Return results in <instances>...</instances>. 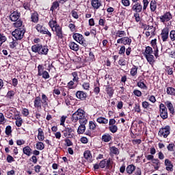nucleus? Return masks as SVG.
<instances>
[{"label":"nucleus","mask_w":175,"mask_h":175,"mask_svg":"<svg viewBox=\"0 0 175 175\" xmlns=\"http://www.w3.org/2000/svg\"><path fill=\"white\" fill-rule=\"evenodd\" d=\"M49 27L51 29L52 32L56 36L55 40L57 42H62L64 40V31H62V27L57 22V18H52L49 23Z\"/></svg>","instance_id":"f257e3e1"},{"label":"nucleus","mask_w":175,"mask_h":175,"mask_svg":"<svg viewBox=\"0 0 175 175\" xmlns=\"http://www.w3.org/2000/svg\"><path fill=\"white\" fill-rule=\"evenodd\" d=\"M71 121L72 122H85V121H88L87 119V113L85 111L81 108H79L74 113H72L71 117Z\"/></svg>","instance_id":"f03ea898"},{"label":"nucleus","mask_w":175,"mask_h":175,"mask_svg":"<svg viewBox=\"0 0 175 175\" xmlns=\"http://www.w3.org/2000/svg\"><path fill=\"white\" fill-rule=\"evenodd\" d=\"M36 96L34 98L33 104L35 109H37V110L42 109V107H46L49 106V97L44 94H42V96Z\"/></svg>","instance_id":"7ed1b4c3"},{"label":"nucleus","mask_w":175,"mask_h":175,"mask_svg":"<svg viewBox=\"0 0 175 175\" xmlns=\"http://www.w3.org/2000/svg\"><path fill=\"white\" fill-rule=\"evenodd\" d=\"M93 167L94 170H98L99 167L100 169H105V167L107 170H111L113 168V161L110 158L108 159H104L99 163L94 164Z\"/></svg>","instance_id":"20e7f679"},{"label":"nucleus","mask_w":175,"mask_h":175,"mask_svg":"<svg viewBox=\"0 0 175 175\" xmlns=\"http://www.w3.org/2000/svg\"><path fill=\"white\" fill-rule=\"evenodd\" d=\"M31 51L38 53L39 55H47L49 54V46L42 44H36L31 46Z\"/></svg>","instance_id":"39448f33"},{"label":"nucleus","mask_w":175,"mask_h":175,"mask_svg":"<svg viewBox=\"0 0 175 175\" xmlns=\"http://www.w3.org/2000/svg\"><path fill=\"white\" fill-rule=\"evenodd\" d=\"M20 17H21V13L18 12V10L13 11L10 15V20L12 22H16L14 23V26L16 28H19L23 25V21L20 20Z\"/></svg>","instance_id":"423d86ee"},{"label":"nucleus","mask_w":175,"mask_h":175,"mask_svg":"<svg viewBox=\"0 0 175 175\" xmlns=\"http://www.w3.org/2000/svg\"><path fill=\"white\" fill-rule=\"evenodd\" d=\"M154 51L152 50V48L151 46H148L146 47L144 55L145 58H146V61H148L150 65H152V64L155 62V60H154V56L152 55Z\"/></svg>","instance_id":"0eeeda50"},{"label":"nucleus","mask_w":175,"mask_h":175,"mask_svg":"<svg viewBox=\"0 0 175 175\" xmlns=\"http://www.w3.org/2000/svg\"><path fill=\"white\" fill-rule=\"evenodd\" d=\"M72 38L74 40L77 42V43H79V44H81L83 47H87V46H88V42H87V40H85L83 34L74 33L72 34Z\"/></svg>","instance_id":"6e6552de"},{"label":"nucleus","mask_w":175,"mask_h":175,"mask_svg":"<svg viewBox=\"0 0 175 175\" xmlns=\"http://www.w3.org/2000/svg\"><path fill=\"white\" fill-rule=\"evenodd\" d=\"M38 76H42V79L45 80L50 79V74L46 70H44V66L43 64H39L38 66Z\"/></svg>","instance_id":"1a4fd4ad"},{"label":"nucleus","mask_w":175,"mask_h":175,"mask_svg":"<svg viewBox=\"0 0 175 175\" xmlns=\"http://www.w3.org/2000/svg\"><path fill=\"white\" fill-rule=\"evenodd\" d=\"M24 33H25V30L23 28H18L12 31V35L16 40H21L24 38Z\"/></svg>","instance_id":"9d476101"},{"label":"nucleus","mask_w":175,"mask_h":175,"mask_svg":"<svg viewBox=\"0 0 175 175\" xmlns=\"http://www.w3.org/2000/svg\"><path fill=\"white\" fill-rule=\"evenodd\" d=\"M158 135L160 137H164V139H166V137L170 135V126L167 125L165 127L161 128L159 131Z\"/></svg>","instance_id":"9b49d317"},{"label":"nucleus","mask_w":175,"mask_h":175,"mask_svg":"<svg viewBox=\"0 0 175 175\" xmlns=\"http://www.w3.org/2000/svg\"><path fill=\"white\" fill-rule=\"evenodd\" d=\"M75 129L69 126V127H65L64 129L62 131V133L63 134V136L64 137H66V139H72L74 136Z\"/></svg>","instance_id":"f8f14e48"},{"label":"nucleus","mask_w":175,"mask_h":175,"mask_svg":"<svg viewBox=\"0 0 175 175\" xmlns=\"http://www.w3.org/2000/svg\"><path fill=\"white\" fill-rule=\"evenodd\" d=\"M160 117L162 120H167L168 117L167 108L165 106V104L161 103L159 106Z\"/></svg>","instance_id":"ddd939ff"},{"label":"nucleus","mask_w":175,"mask_h":175,"mask_svg":"<svg viewBox=\"0 0 175 175\" xmlns=\"http://www.w3.org/2000/svg\"><path fill=\"white\" fill-rule=\"evenodd\" d=\"M137 80L138 81L137 83V85L139 87V88H141V90H148V87L146 84L147 81H146V79H144V77L139 76L137 78Z\"/></svg>","instance_id":"4468645a"},{"label":"nucleus","mask_w":175,"mask_h":175,"mask_svg":"<svg viewBox=\"0 0 175 175\" xmlns=\"http://www.w3.org/2000/svg\"><path fill=\"white\" fill-rule=\"evenodd\" d=\"M172 18H173V15H172L170 12H167L161 16H159V19L161 23H167L168 21H171Z\"/></svg>","instance_id":"2eb2a0df"},{"label":"nucleus","mask_w":175,"mask_h":175,"mask_svg":"<svg viewBox=\"0 0 175 175\" xmlns=\"http://www.w3.org/2000/svg\"><path fill=\"white\" fill-rule=\"evenodd\" d=\"M117 43H121L122 44H124V46H131V43H132V39L129 38V37H122L118 39Z\"/></svg>","instance_id":"dca6fc26"},{"label":"nucleus","mask_w":175,"mask_h":175,"mask_svg":"<svg viewBox=\"0 0 175 175\" xmlns=\"http://www.w3.org/2000/svg\"><path fill=\"white\" fill-rule=\"evenodd\" d=\"M161 36L163 42H167V39H169V29L167 27H164L161 30Z\"/></svg>","instance_id":"f3484780"},{"label":"nucleus","mask_w":175,"mask_h":175,"mask_svg":"<svg viewBox=\"0 0 175 175\" xmlns=\"http://www.w3.org/2000/svg\"><path fill=\"white\" fill-rule=\"evenodd\" d=\"M131 10L137 14L141 13L142 10H143V5H142V3H135L132 6Z\"/></svg>","instance_id":"a211bd4d"},{"label":"nucleus","mask_w":175,"mask_h":175,"mask_svg":"<svg viewBox=\"0 0 175 175\" xmlns=\"http://www.w3.org/2000/svg\"><path fill=\"white\" fill-rule=\"evenodd\" d=\"M80 125L78 127L77 129V133L78 135H83L84 132H85V125L88 124V120L85 121L83 123V122H79Z\"/></svg>","instance_id":"6ab92c4d"},{"label":"nucleus","mask_w":175,"mask_h":175,"mask_svg":"<svg viewBox=\"0 0 175 175\" xmlns=\"http://www.w3.org/2000/svg\"><path fill=\"white\" fill-rule=\"evenodd\" d=\"M30 21L34 24H38V23H39V13L36 11H33L31 13Z\"/></svg>","instance_id":"aec40b11"},{"label":"nucleus","mask_w":175,"mask_h":175,"mask_svg":"<svg viewBox=\"0 0 175 175\" xmlns=\"http://www.w3.org/2000/svg\"><path fill=\"white\" fill-rule=\"evenodd\" d=\"M164 165L165 166V170L167 172H173L174 165L173 163H172V161H170L169 159H166L164 162Z\"/></svg>","instance_id":"412c9836"},{"label":"nucleus","mask_w":175,"mask_h":175,"mask_svg":"<svg viewBox=\"0 0 175 175\" xmlns=\"http://www.w3.org/2000/svg\"><path fill=\"white\" fill-rule=\"evenodd\" d=\"M76 98L79 99L80 100H85L87 99V93L84 92L83 91H77L75 93Z\"/></svg>","instance_id":"4be33fe9"},{"label":"nucleus","mask_w":175,"mask_h":175,"mask_svg":"<svg viewBox=\"0 0 175 175\" xmlns=\"http://www.w3.org/2000/svg\"><path fill=\"white\" fill-rule=\"evenodd\" d=\"M165 106L167 107L171 116H174V107L173 106V103H172V101L167 100L165 102Z\"/></svg>","instance_id":"5701e85b"},{"label":"nucleus","mask_w":175,"mask_h":175,"mask_svg":"<svg viewBox=\"0 0 175 175\" xmlns=\"http://www.w3.org/2000/svg\"><path fill=\"white\" fill-rule=\"evenodd\" d=\"M91 5L94 10H98L102 6L100 0H91Z\"/></svg>","instance_id":"b1692460"},{"label":"nucleus","mask_w":175,"mask_h":175,"mask_svg":"<svg viewBox=\"0 0 175 175\" xmlns=\"http://www.w3.org/2000/svg\"><path fill=\"white\" fill-rule=\"evenodd\" d=\"M68 46L70 50H72V51H79V50H80V46L79 44L73 41H70L69 42Z\"/></svg>","instance_id":"393cba45"},{"label":"nucleus","mask_w":175,"mask_h":175,"mask_svg":"<svg viewBox=\"0 0 175 175\" xmlns=\"http://www.w3.org/2000/svg\"><path fill=\"white\" fill-rule=\"evenodd\" d=\"M83 157L88 162H92V154L90 150H85L83 152Z\"/></svg>","instance_id":"a878e982"},{"label":"nucleus","mask_w":175,"mask_h":175,"mask_svg":"<svg viewBox=\"0 0 175 175\" xmlns=\"http://www.w3.org/2000/svg\"><path fill=\"white\" fill-rule=\"evenodd\" d=\"M94 92L95 95H99V92H100V83H99V80H97L94 83Z\"/></svg>","instance_id":"bb28decb"},{"label":"nucleus","mask_w":175,"mask_h":175,"mask_svg":"<svg viewBox=\"0 0 175 175\" xmlns=\"http://www.w3.org/2000/svg\"><path fill=\"white\" fill-rule=\"evenodd\" d=\"M136 169L137 168H136V166H135V165L131 164L126 167V172L127 174H129V175L133 174V172H135Z\"/></svg>","instance_id":"cd10ccee"},{"label":"nucleus","mask_w":175,"mask_h":175,"mask_svg":"<svg viewBox=\"0 0 175 175\" xmlns=\"http://www.w3.org/2000/svg\"><path fill=\"white\" fill-rule=\"evenodd\" d=\"M23 152L27 157H31L32 155V148L29 146H27L23 148Z\"/></svg>","instance_id":"c85d7f7f"},{"label":"nucleus","mask_w":175,"mask_h":175,"mask_svg":"<svg viewBox=\"0 0 175 175\" xmlns=\"http://www.w3.org/2000/svg\"><path fill=\"white\" fill-rule=\"evenodd\" d=\"M105 91L107 95H109V98H113V95H114V89L113 87L110 85L105 86Z\"/></svg>","instance_id":"c756f323"},{"label":"nucleus","mask_w":175,"mask_h":175,"mask_svg":"<svg viewBox=\"0 0 175 175\" xmlns=\"http://www.w3.org/2000/svg\"><path fill=\"white\" fill-rule=\"evenodd\" d=\"M38 139L39 142H43V140H44V132H43V129H42V128H39L38 129Z\"/></svg>","instance_id":"7c9ffc66"},{"label":"nucleus","mask_w":175,"mask_h":175,"mask_svg":"<svg viewBox=\"0 0 175 175\" xmlns=\"http://www.w3.org/2000/svg\"><path fill=\"white\" fill-rule=\"evenodd\" d=\"M112 139L111 135L109 133H105L102 135L101 140L102 142H104L105 143H109Z\"/></svg>","instance_id":"2f4dec72"},{"label":"nucleus","mask_w":175,"mask_h":175,"mask_svg":"<svg viewBox=\"0 0 175 175\" xmlns=\"http://www.w3.org/2000/svg\"><path fill=\"white\" fill-rule=\"evenodd\" d=\"M66 87L68 90H75V88L77 87V83L75 82V81L71 80L67 83Z\"/></svg>","instance_id":"473e14b6"},{"label":"nucleus","mask_w":175,"mask_h":175,"mask_svg":"<svg viewBox=\"0 0 175 175\" xmlns=\"http://www.w3.org/2000/svg\"><path fill=\"white\" fill-rule=\"evenodd\" d=\"M152 163L154 165V169L155 170H159V168L161 167V161L158 159H154L153 161H152Z\"/></svg>","instance_id":"72a5a7b5"},{"label":"nucleus","mask_w":175,"mask_h":175,"mask_svg":"<svg viewBox=\"0 0 175 175\" xmlns=\"http://www.w3.org/2000/svg\"><path fill=\"white\" fill-rule=\"evenodd\" d=\"M150 12H154L157 11V1L152 0L150 3Z\"/></svg>","instance_id":"f704fd0d"},{"label":"nucleus","mask_w":175,"mask_h":175,"mask_svg":"<svg viewBox=\"0 0 175 175\" xmlns=\"http://www.w3.org/2000/svg\"><path fill=\"white\" fill-rule=\"evenodd\" d=\"M139 69V67L133 65V67L131 68L130 70V75L131 76H132L133 77H135V76H136L137 75V70Z\"/></svg>","instance_id":"c9c22d12"},{"label":"nucleus","mask_w":175,"mask_h":175,"mask_svg":"<svg viewBox=\"0 0 175 175\" xmlns=\"http://www.w3.org/2000/svg\"><path fill=\"white\" fill-rule=\"evenodd\" d=\"M71 76H72V81L76 82L77 84L80 81V78H79V73L77 71L72 72L71 73Z\"/></svg>","instance_id":"e433bc0d"},{"label":"nucleus","mask_w":175,"mask_h":175,"mask_svg":"<svg viewBox=\"0 0 175 175\" xmlns=\"http://www.w3.org/2000/svg\"><path fill=\"white\" fill-rule=\"evenodd\" d=\"M167 95H170L171 96H175V88L173 87L167 88Z\"/></svg>","instance_id":"4c0bfd02"},{"label":"nucleus","mask_w":175,"mask_h":175,"mask_svg":"<svg viewBox=\"0 0 175 175\" xmlns=\"http://www.w3.org/2000/svg\"><path fill=\"white\" fill-rule=\"evenodd\" d=\"M58 8H59V2L57 1H55L52 3V5L50 8V11L54 12V10L58 9Z\"/></svg>","instance_id":"58836bf2"},{"label":"nucleus","mask_w":175,"mask_h":175,"mask_svg":"<svg viewBox=\"0 0 175 175\" xmlns=\"http://www.w3.org/2000/svg\"><path fill=\"white\" fill-rule=\"evenodd\" d=\"M96 121L98 122V124H108V122H109V120H107L105 118H103L102 116L98 117L97 118Z\"/></svg>","instance_id":"ea45409f"},{"label":"nucleus","mask_w":175,"mask_h":175,"mask_svg":"<svg viewBox=\"0 0 175 175\" xmlns=\"http://www.w3.org/2000/svg\"><path fill=\"white\" fill-rule=\"evenodd\" d=\"M36 147L37 150L42 151V150H44V144L42 142H38L36 144Z\"/></svg>","instance_id":"a19ab883"},{"label":"nucleus","mask_w":175,"mask_h":175,"mask_svg":"<svg viewBox=\"0 0 175 175\" xmlns=\"http://www.w3.org/2000/svg\"><path fill=\"white\" fill-rule=\"evenodd\" d=\"M18 40L15 38H12V42H10V49H15L18 45V42H17Z\"/></svg>","instance_id":"79ce46f5"},{"label":"nucleus","mask_w":175,"mask_h":175,"mask_svg":"<svg viewBox=\"0 0 175 175\" xmlns=\"http://www.w3.org/2000/svg\"><path fill=\"white\" fill-rule=\"evenodd\" d=\"M35 28L38 32H40V33H43V32H44V28L46 27H43V25L40 24H37Z\"/></svg>","instance_id":"37998d69"},{"label":"nucleus","mask_w":175,"mask_h":175,"mask_svg":"<svg viewBox=\"0 0 175 175\" xmlns=\"http://www.w3.org/2000/svg\"><path fill=\"white\" fill-rule=\"evenodd\" d=\"M14 95H16V92L14 90H9L5 96L8 99H12L14 97Z\"/></svg>","instance_id":"c03bdc74"},{"label":"nucleus","mask_w":175,"mask_h":175,"mask_svg":"<svg viewBox=\"0 0 175 175\" xmlns=\"http://www.w3.org/2000/svg\"><path fill=\"white\" fill-rule=\"evenodd\" d=\"M110 151L112 154H114V155L120 154V150H118V148H116V146L111 147Z\"/></svg>","instance_id":"a18cd8bd"},{"label":"nucleus","mask_w":175,"mask_h":175,"mask_svg":"<svg viewBox=\"0 0 175 175\" xmlns=\"http://www.w3.org/2000/svg\"><path fill=\"white\" fill-rule=\"evenodd\" d=\"M116 36H118V38H124V36H126V33L125 31L118 30L116 32Z\"/></svg>","instance_id":"49530a36"},{"label":"nucleus","mask_w":175,"mask_h":175,"mask_svg":"<svg viewBox=\"0 0 175 175\" xmlns=\"http://www.w3.org/2000/svg\"><path fill=\"white\" fill-rule=\"evenodd\" d=\"M133 110L135 113H142V108L140 107V104L135 103V107H133Z\"/></svg>","instance_id":"de8ad7c7"},{"label":"nucleus","mask_w":175,"mask_h":175,"mask_svg":"<svg viewBox=\"0 0 175 175\" xmlns=\"http://www.w3.org/2000/svg\"><path fill=\"white\" fill-rule=\"evenodd\" d=\"M109 130L110 131V132H111V133H116L117 131H118V127L117 126V125L109 126Z\"/></svg>","instance_id":"09e8293b"},{"label":"nucleus","mask_w":175,"mask_h":175,"mask_svg":"<svg viewBox=\"0 0 175 175\" xmlns=\"http://www.w3.org/2000/svg\"><path fill=\"white\" fill-rule=\"evenodd\" d=\"M5 133L7 136H10V135H12V126L8 125L6 126Z\"/></svg>","instance_id":"8fccbe9b"},{"label":"nucleus","mask_w":175,"mask_h":175,"mask_svg":"<svg viewBox=\"0 0 175 175\" xmlns=\"http://www.w3.org/2000/svg\"><path fill=\"white\" fill-rule=\"evenodd\" d=\"M142 106L143 107V109H144L145 110H148V108L150 106V103H148V101H143L142 103Z\"/></svg>","instance_id":"3c124183"},{"label":"nucleus","mask_w":175,"mask_h":175,"mask_svg":"<svg viewBox=\"0 0 175 175\" xmlns=\"http://www.w3.org/2000/svg\"><path fill=\"white\" fill-rule=\"evenodd\" d=\"M89 129L90 131H95L96 129V124L92 121L89 122Z\"/></svg>","instance_id":"603ef678"},{"label":"nucleus","mask_w":175,"mask_h":175,"mask_svg":"<svg viewBox=\"0 0 175 175\" xmlns=\"http://www.w3.org/2000/svg\"><path fill=\"white\" fill-rule=\"evenodd\" d=\"M23 6L25 10H31V3L25 1L23 3Z\"/></svg>","instance_id":"864d4df0"},{"label":"nucleus","mask_w":175,"mask_h":175,"mask_svg":"<svg viewBox=\"0 0 175 175\" xmlns=\"http://www.w3.org/2000/svg\"><path fill=\"white\" fill-rule=\"evenodd\" d=\"M15 124L16 125V126H18V128H20V126H21V125H23V118H17Z\"/></svg>","instance_id":"5fc2aeb1"},{"label":"nucleus","mask_w":175,"mask_h":175,"mask_svg":"<svg viewBox=\"0 0 175 175\" xmlns=\"http://www.w3.org/2000/svg\"><path fill=\"white\" fill-rule=\"evenodd\" d=\"M165 68H166L165 72H167V75H173V73H174L173 67L167 66Z\"/></svg>","instance_id":"6e6d98bb"},{"label":"nucleus","mask_w":175,"mask_h":175,"mask_svg":"<svg viewBox=\"0 0 175 175\" xmlns=\"http://www.w3.org/2000/svg\"><path fill=\"white\" fill-rule=\"evenodd\" d=\"M148 98L149 102H151L152 103H155V102H157V98H155V96L154 95H148Z\"/></svg>","instance_id":"4d7b16f0"},{"label":"nucleus","mask_w":175,"mask_h":175,"mask_svg":"<svg viewBox=\"0 0 175 175\" xmlns=\"http://www.w3.org/2000/svg\"><path fill=\"white\" fill-rule=\"evenodd\" d=\"M89 58H90V61H91L92 62H94L96 61L95 55H94V53H92V51H90L89 52Z\"/></svg>","instance_id":"13d9d810"},{"label":"nucleus","mask_w":175,"mask_h":175,"mask_svg":"<svg viewBox=\"0 0 175 175\" xmlns=\"http://www.w3.org/2000/svg\"><path fill=\"white\" fill-rule=\"evenodd\" d=\"M64 142L66 143L65 146H66L67 147H70V146H73V142H72V141L69 139V138L64 139Z\"/></svg>","instance_id":"bf43d9fd"},{"label":"nucleus","mask_w":175,"mask_h":175,"mask_svg":"<svg viewBox=\"0 0 175 175\" xmlns=\"http://www.w3.org/2000/svg\"><path fill=\"white\" fill-rule=\"evenodd\" d=\"M68 28H70L71 32H76V25L75 24L70 23L68 25Z\"/></svg>","instance_id":"052dcab7"},{"label":"nucleus","mask_w":175,"mask_h":175,"mask_svg":"<svg viewBox=\"0 0 175 175\" xmlns=\"http://www.w3.org/2000/svg\"><path fill=\"white\" fill-rule=\"evenodd\" d=\"M133 93L135 96H138V98H140L142 95V91L139 90H134Z\"/></svg>","instance_id":"680f3d73"},{"label":"nucleus","mask_w":175,"mask_h":175,"mask_svg":"<svg viewBox=\"0 0 175 175\" xmlns=\"http://www.w3.org/2000/svg\"><path fill=\"white\" fill-rule=\"evenodd\" d=\"M122 4L123 6L128 8V6H131V1L129 0H122Z\"/></svg>","instance_id":"e2e57ef3"},{"label":"nucleus","mask_w":175,"mask_h":175,"mask_svg":"<svg viewBox=\"0 0 175 175\" xmlns=\"http://www.w3.org/2000/svg\"><path fill=\"white\" fill-rule=\"evenodd\" d=\"M170 38L172 42H174L175 40V30H172L170 33Z\"/></svg>","instance_id":"0e129e2a"},{"label":"nucleus","mask_w":175,"mask_h":175,"mask_svg":"<svg viewBox=\"0 0 175 175\" xmlns=\"http://www.w3.org/2000/svg\"><path fill=\"white\" fill-rule=\"evenodd\" d=\"M175 145L173 143L169 144L167 146L168 151H174Z\"/></svg>","instance_id":"69168bd1"},{"label":"nucleus","mask_w":175,"mask_h":175,"mask_svg":"<svg viewBox=\"0 0 175 175\" xmlns=\"http://www.w3.org/2000/svg\"><path fill=\"white\" fill-rule=\"evenodd\" d=\"M82 87H83V90H85L86 91H88L90 90V83L84 82L82 84Z\"/></svg>","instance_id":"338daca9"},{"label":"nucleus","mask_w":175,"mask_h":175,"mask_svg":"<svg viewBox=\"0 0 175 175\" xmlns=\"http://www.w3.org/2000/svg\"><path fill=\"white\" fill-rule=\"evenodd\" d=\"M134 175H142V168L137 167L136 170L135 171Z\"/></svg>","instance_id":"774afa93"}]
</instances>
